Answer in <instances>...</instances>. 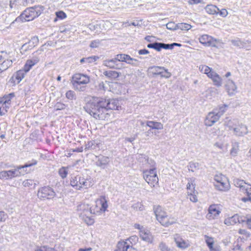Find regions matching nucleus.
Returning a JSON list of instances; mask_svg holds the SVG:
<instances>
[{
  "mask_svg": "<svg viewBox=\"0 0 251 251\" xmlns=\"http://www.w3.org/2000/svg\"><path fill=\"white\" fill-rule=\"evenodd\" d=\"M225 126L235 136L243 137L248 133L247 126L240 123L236 119L226 118L225 122Z\"/></svg>",
  "mask_w": 251,
  "mask_h": 251,
  "instance_id": "obj_1",
  "label": "nucleus"
},
{
  "mask_svg": "<svg viewBox=\"0 0 251 251\" xmlns=\"http://www.w3.org/2000/svg\"><path fill=\"white\" fill-rule=\"evenodd\" d=\"M157 220L164 226L168 227L176 223V219L167 213L160 206H156L153 208Z\"/></svg>",
  "mask_w": 251,
  "mask_h": 251,
  "instance_id": "obj_2",
  "label": "nucleus"
},
{
  "mask_svg": "<svg viewBox=\"0 0 251 251\" xmlns=\"http://www.w3.org/2000/svg\"><path fill=\"white\" fill-rule=\"evenodd\" d=\"M44 10V8L41 5L27 8L21 14L20 16L16 19L15 21L25 22L32 21L38 17Z\"/></svg>",
  "mask_w": 251,
  "mask_h": 251,
  "instance_id": "obj_3",
  "label": "nucleus"
},
{
  "mask_svg": "<svg viewBox=\"0 0 251 251\" xmlns=\"http://www.w3.org/2000/svg\"><path fill=\"white\" fill-rule=\"evenodd\" d=\"M81 211L80 216L87 225H92L94 223V208L93 204L83 203L79 206Z\"/></svg>",
  "mask_w": 251,
  "mask_h": 251,
  "instance_id": "obj_4",
  "label": "nucleus"
},
{
  "mask_svg": "<svg viewBox=\"0 0 251 251\" xmlns=\"http://www.w3.org/2000/svg\"><path fill=\"white\" fill-rule=\"evenodd\" d=\"M199 69L201 73L205 74L212 81L215 86L219 87L222 85V78L211 68L205 65H201L199 67Z\"/></svg>",
  "mask_w": 251,
  "mask_h": 251,
  "instance_id": "obj_5",
  "label": "nucleus"
},
{
  "mask_svg": "<svg viewBox=\"0 0 251 251\" xmlns=\"http://www.w3.org/2000/svg\"><path fill=\"white\" fill-rule=\"evenodd\" d=\"M36 164L37 161L33 160L30 164H26L24 166H18L14 169L8 171H0V179L2 180H9L18 176H20V170L30 167Z\"/></svg>",
  "mask_w": 251,
  "mask_h": 251,
  "instance_id": "obj_6",
  "label": "nucleus"
},
{
  "mask_svg": "<svg viewBox=\"0 0 251 251\" xmlns=\"http://www.w3.org/2000/svg\"><path fill=\"white\" fill-rule=\"evenodd\" d=\"M70 185L76 190L87 188L92 185L91 182L80 176H72L70 179Z\"/></svg>",
  "mask_w": 251,
  "mask_h": 251,
  "instance_id": "obj_7",
  "label": "nucleus"
},
{
  "mask_svg": "<svg viewBox=\"0 0 251 251\" xmlns=\"http://www.w3.org/2000/svg\"><path fill=\"white\" fill-rule=\"evenodd\" d=\"M214 185L216 189L221 191H226L230 188L228 178L224 175L219 174L214 176Z\"/></svg>",
  "mask_w": 251,
  "mask_h": 251,
  "instance_id": "obj_8",
  "label": "nucleus"
},
{
  "mask_svg": "<svg viewBox=\"0 0 251 251\" xmlns=\"http://www.w3.org/2000/svg\"><path fill=\"white\" fill-rule=\"evenodd\" d=\"M143 178L151 187H155L158 184V178L154 168L144 171Z\"/></svg>",
  "mask_w": 251,
  "mask_h": 251,
  "instance_id": "obj_9",
  "label": "nucleus"
},
{
  "mask_svg": "<svg viewBox=\"0 0 251 251\" xmlns=\"http://www.w3.org/2000/svg\"><path fill=\"white\" fill-rule=\"evenodd\" d=\"M134 228L139 230V234L140 238L149 243H152L153 241V236L150 231L146 227L139 224H135L133 226Z\"/></svg>",
  "mask_w": 251,
  "mask_h": 251,
  "instance_id": "obj_10",
  "label": "nucleus"
},
{
  "mask_svg": "<svg viewBox=\"0 0 251 251\" xmlns=\"http://www.w3.org/2000/svg\"><path fill=\"white\" fill-rule=\"evenodd\" d=\"M99 105L105 106L107 109L119 110L121 109V104L117 99H111L106 100L101 99L99 101Z\"/></svg>",
  "mask_w": 251,
  "mask_h": 251,
  "instance_id": "obj_11",
  "label": "nucleus"
},
{
  "mask_svg": "<svg viewBox=\"0 0 251 251\" xmlns=\"http://www.w3.org/2000/svg\"><path fill=\"white\" fill-rule=\"evenodd\" d=\"M55 195V192L53 189L50 187H44L40 188L37 193L38 198L42 200L52 199Z\"/></svg>",
  "mask_w": 251,
  "mask_h": 251,
  "instance_id": "obj_12",
  "label": "nucleus"
},
{
  "mask_svg": "<svg viewBox=\"0 0 251 251\" xmlns=\"http://www.w3.org/2000/svg\"><path fill=\"white\" fill-rule=\"evenodd\" d=\"M173 239L176 246L182 250L188 248L190 246V242L188 240H185L179 234L174 235Z\"/></svg>",
  "mask_w": 251,
  "mask_h": 251,
  "instance_id": "obj_13",
  "label": "nucleus"
},
{
  "mask_svg": "<svg viewBox=\"0 0 251 251\" xmlns=\"http://www.w3.org/2000/svg\"><path fill=\"white\" fill-rule=\"evenodd\" d=\"M96 207L99 209L96 210L95 215H100L103 214L108 207L107 201L105 197L101 196L96 201Z\"/></svg>",
  "mask_w": 251,
  "mask_h": 251,
  "instance_id": "obj_14",
  "label": "nucleus"
},
{
  "mask_svg": "<svg viewBox=\"0 0 251 251\" xmlns=\"http://www.w3.org/2000/svg\"><path fill=\"white\" fill-rule=\"evenodd\" d=\"M221 212L220 207L218 204H213L210 205L208 209V213L206 218L209 220L217 219Z\"/></svg>",
  "mask_w": 251,
  "mask_h": 251,
  "instance_id": "obj_15",
  "label": "nucleus"
},
{
  "mask_svg": "<svg viewBox=\"0 0 251 251\" xmlns=\"http://www.w3.org/2000/svg\"><path fill=\"white\" fill-rule=\"evenodd\" d=\"M72 82L74 86L77 88L78 84H87L90 81V78L88 76L81 74H76L72 77Z\"/></svg>",
  "mask_w": 251,
  "mask_h": 251,
  "instance_id": "obj_16",
  "label": "nucleus"
},
{
  "mask_svg": "<svg viewBox=\"0 0 251 251\" xmlns=\"http://www.w3.org/2000/svg\"><path fill=\"white\" fill-rule=\"evenodd\" d=\"M225 88L229 96H234L237 92V86L231 79H228L225 82Z\"/></svg>",
  "mask_w": 251,
  "mask_h": 251,
  "instance_id": "obj_17",
  "label": "nucleus"
},
{
  "mask_svg": "<svg viewBox=\"0 0 251 251\" xmlns=\"http://www.w3.org/2000/svg\"><path fill=\"white\" fill-rule=\"evenodd\" d=\"M204 239L209 251H222L221 247L217 244H216L215 240L213 237L205 235L204 236Z\"/></svg>",
  "mask_w": 251,
  "mask_h": 251,
  "instance_id": "obj_18",
  "label": "nucleus"
},
{
  "mask_svg": "<svg viewBox=\"0 0 251 251\" xmlns=\"http://www.w3.org/2000/svg\"><path fill=\"white\" fill-rule=\"evenodd\" d=\"M220 118L218 114L213 110L212 112H209L206 116L204 122V125L207 126H211L217 122Z\"/></svg>",
  "mask_w": 251,
  "mask_h": 251,
  "instance_id": "obj_19",
  "label": "nucleus"
},
{
  "mask_svg": "<svg viewBox=\"0 0 251 251\" xmlns=\"http://www.w3.org/2000/svg\"><path fill=\"white\" fill-rule=\"evenodd\" d=\"M97 109L95 112V119H98L100 120H105L108 118L109 116L106 112L107 109L105 106L99 105V101H98Z\"/></svg>",
  "mask_w": 251,
  "mask_h": 251,
  "instance_id": "obj_20",
  "label": "nucleus"
},
{
  "mask_svg": "<svg viewBox=\"0 0 251 251\" xmlns=\"http://www.w3.org/2000/svg\"><path fill=\"white\" fill-rule=\"evenodd\" d=\"M25 73L24 70L17 71L10 79L9 83L13 86L19 84L24 78Z\"/></svg>",
  "mask_w": 251,
  "mask_h": 251,
  "instance_id": "obj_21",
  "label": "nucleus"
},
{
  "mask_svg": "<svg viewBox=\"0 0 251 251\" xmlns=\"http://www.w3.org/2000/svg\"><path fill=\"white\" fill-rule=\"evenodd\" d=\"M200 42L206 46L215 47L216 45L217 40L207 34L201 35L199 38Z\"/></svg>",
  "mask_w": 251,
  "mask_h": 251,
  "instance_id": "obj_22",
  "label": "nucleus"
},
{
  "mask_svg": "<svg viewBox=\"0 0 251 251\" xmlns=\"http://www.w3.org/2000/svg\"><path fill=\"white\" fill-rule=\"evenodd\" d=\"M234 185L239 188L240 190L243 193H246L250 188L251 184L245 182L243 180L239 178H235L233 180Z\"/></svg>",
  "mask_w": 251,
  "mask_h": 251,
  "instance_id": "obj_23",
  "label": "nucleus"
},
{
  "mask_svg": "<svg viewBox=\"0 0 251 251\" xmlns=\"http://www.w3.org/2000/svg\"><path fill=\"white\" fill-rule=\"evenodd\" d=\"M242 216L243 215L235 214L231 217L226 218L224 220V223L228 226L234 225L237 223H242Z\"/></svg>",
  "mask_w": 251,
  "mask_h": 251,
  "instance_id": "obj_24",
  "label": "nucleus"
},
{
  "mask_svg": "<svg viewBox=\"0 0 251 251\" xmlns=\"http://www.w3.org/2000/svg\"><path fill=\"white\" fill-rule=\"evenodd\" d=\"M85 100L86 101V105L84 106V109H85L86 111L91 116L94 115V98L92 97H87L85 98Z\"/></svg>",
  "mask_w": 251,
  "mask_h": 251,
  "instance_id": "obj_25",
  "label": "nucleus"
},
{
  "mask_svg": "<svg viewBox=\"0 0 251 251\" xmlns=\"http://www.w3.org/2000/svg\"><path fill=\"white\" fill-rule=\"evenodd\" d=\"M39 61L38 56H33L32 58L28 59L24 67V71L25 73L28 72L31 68Z\"/></svg>",
  "mask_w": 251,
  "mask_h": 251,
  "instance_id": "obj_26",
  "label": "nucleus"
},
{
  "mask_svg": "<svg viewBox=\"0 0 251 251\" xmlns=\"http://www.w3.org/2000/svg\"><path fill=\"white\" fill-rule=\"evenodd\" d=\"M213 146L215 148L224 151L227 149L228 144L224 137H219L218 140L215 142Z\"/></svg>",
  "mask_w": 251,
  "mask_h": 251,
  "instance_id": "obj_27",
  "label": "nucleus"
},
{
  "mask_svg": "<svg viewBox=\"0 0 251 251\" xmlns=\"http://www.w3.org/2000/svg\"><path fill=\"white\" fill-rule=\"evenodd\" d=\"M109 162V158L108 157L103 155H100L97 157V165L102 168H104Z\"/></svg>",
  "mask_w": 251,
  "mask_h": 251,
  "instance_id": "obj_28",
  "label": "nucleus"
},
{
  "mask_svg": "<svg viewBox=\"0 0 251 251\" xmlns=\"http://www.w3.org/2000/svg\"><path fill=\"white\" fill-rule=\"evenodd\" d=\"M146 125L153 129L161 130L163 128V125L159 122L153 121H148Z\"/></svg>",
  "mask_w": 251,
  "mask_h": 251,
  "instance_id": "obj_29",
  "label": "nucleus"
},
{
  "mask_svg": "<svg viewBox=\"0 0 251 251\" xmlns=\"http://www.w3.org/2000/svg\"><path fill=\"white\" fill-rule=\"evenodd\" d=\"M103 65L109 68L120 69L121 68L118 66V64L115 58L111 59L105 60L103 61Z\"/></svg>",
  "mask_w": 251,
  "mask_h": 251,
  "instance_id": "obj_30",
  "label": "nucleus"
},
{
  "mask_svg": "<svg viewBox=\"0 0 251 251\" xmlns=\"http://www.w3.org/2000/svg\"><path fill=\"white\" fill-rule=\"evenodd\" d=\"M130 247V245L127 242L120 241L118 242L115 251H127Z\"/></svg>",
  "mask_w": 251,
  "mask_h": 251,
  "instance_id": "obj_31",
  "label": "nucleus"
},
{
  "mask_svg": "<svg viewBox=\"0 0 251 251\" xmlns=\"http://www.w3.org/2000/svg\"><path fill=\"white\" fill-rule=\"evenodd\" d=\"M164 69L163 67L160 66H152L149 67L148 69V73L149 75L152 76L157 75L160 74V71Z\"/></svg>",
  "mask_w": 251,
  "mask_h": 251,
  "instance_id": "obj_32",
  "label": "nucleus"
},
{
  "mask_svg": "<svg viewBox=\"0 0 251 251\" xmlns=\"http://www.w3.org/2000/svg\"><path fill=\"white\" fill-rule=\"evenodd\" d=\"M205 11L209 14L214 15L219 13V9L215 5L209 4L205 8Z\"/></svg>",
  "mask_w": 251,
  "mask_h": 251,
  "instance_id": "obj_33",
  "label": "nucleus"
},
{
  "mask_svg": "<svg viewBox=\"0 0 251 251\" xmlns=\"http://www.w3.org/2000/svg\"><path fill=\"white\" fill-rule=\"evenodd\" d=\"M239 151V144L235 142L233 143L231 145V148L230 150V154L231 156L235 157L237 156Z\"/></svg>",
  "mask_w": 251,
  "mask_h": 251,
  "instance_id": "obj_34",
  "label": "nucleus"
},
{
  "mask_svg": "<svg viewBox=\"0 0 251 251\" xmlns=\"http://www.w3.org/2000/svg\"><path fill=\"white\" fill-rule=\"evenodd\" d=\"M194 182L195 179L194 178L188 179V182L186 185L187 194H192V193L195 192V184Z\"/></svg>",
  "mask_w": 251,
  "mask_h": 251,
  "instance_id": "obj_35",
  "label": "nucleus"
},
{
  "mask_svg": "<svg viewBox=\"0 0 251 251\" xmlns=\"http://www.w3.org/2000/svg\"><path fill=\"white\" fill-rule=\"evenodd\" d=\"M228 107V105L227 104H223L219 105L218 108L214 109L213 110L218 114V116L221 117L226 112Z\"/></svg>",
  "mask_w": 251,
  "mask_h": 251,
  "instance_id": "obj_36",
  "label": "nucleus"
},
{
  "mask_svg": "<svg viewBox=\"0 0 251 251\" xmlns=\"http://www.w3.org/2000/svg\"><path fill=\"white\" fill-rule=\"evenodd\" d=\"M242 224L245 223L247 227L251 230V214H247L243 215L242 216Z\"/></svg>",
  "mask_w": 251,
  "mask_h": 251,
  "instance_id": "obj_37",
  "label": "nucleus"
},
{
  "mask_svg": "<svg viewBox=\"0 0 251 251\" xmlns=\"http://www.w3.org/2000/svg\"><path fill=\"white\" fill-rule=\"evenodd\" d=\"M187 167L189 171L195 172L199 169L200 164L196 162L192 161L189 163Z\"/></svg>",
  "mask_w": 251,
  "mask_h": 251,
  "instance_id": "obj_38",
  "label": "nucleus"
},
{
  "mask_svg": "<svg viewBox=\"0 0 251 251\" xmlns=\"http://www.w3.org/2000/svg\"><path fill=\"white\" fill-rule=\"evenodd\" d=\"M34 251H57V250L54 248L43 245L36 246L34 249Z\"/></svg>",
  "mask_w": 251,
  "mask_h": 251,
  "instance_id": "obj_39",
  "label": "nucleus"
},
{
  "mask_svg": "<svg viewBox=\"0 0 251 251\" xmlns=\"http://www.w3.org/2000/svg\"><path fill=\"white\" fill-rule=\"evenodd\" d=\"M103 74L108 77L115 79L120 75V73L115 71H105Z\"/></svg>",
  "mask_w": 251,
  "mask_h": 251,
  "instance_id": "obj_40",
  "label": "nucleus"
},
{
  "mask_svg": "<svg viewBox=\"0 0 251 251\" xmlns=\"http://www.w3.org/2000/svg\"><path fill=\"white\" fill-rule=\"evenodd\" d=\"M238 233L241 235L240 238L247 240L250 236L251 233L245 229H240Z\"/></svg>",
  "mask_w": 251,
  "mask_h": 251,
  "instance_id": "obj_41",
  "label": "nucleus"
},
{
  "mask_svg": "<svg viewBox=\"0 0 251 251\" xmlns=\"http://www.w3.org/2000/svg\"><path fill=\"white\" fill-rule=\"evenodd\" d=\"M126 61L127 64H130L134 67L138 66L139 65V61L136 59L131 57L129 55H127V57Z\"/></svg>",
  "mask_w": 251,
  "mask_h": 251,
  "instance_id": "obj_42",
  "label": "nucleus"
},
{
  "mask_svg": "<svg viewBox=\"0 0 251 251\" xmlns=\"http://www.w3.org/2000/svg\"><path fill=\"white\" fill-rule=\"evenodd\" d=\"M13 97V95L12 94H10L8 95L4 96L1 98L0 102L2 103H5L6 105L10 106V101L11 99Z\"/></svg>",
  "mask_w": 251,
  "mask_h": 251,
  "instance_id": "obj_43",
  "label": "nucleus"
},
{
  "mask_svg": "<svg viewBox=\"0 0 251 251\" xmlns=\"http://www.w3.org/2000/svg\"><path fill=\"white\" fill-rule=\"evenodd\" d=\"M125 241L127 242L132 247L135 245L138 241V237L136 235L131 236Z\"/></svg>",
  "mask_w": 251,
  "mask_h": 251,
  "instance_id": "obj_44",
  "label": "nucleus"
},
{
  "mask_svg": "<svg viewBox=\"0 0 251 251\" xmlns=\"http://www.w3.org/2000/svg\"><path fill=\"white\" fill-rule=\"evenodd\" d=\"M55 16L57 17V19L59 20H63L66 19L67 17V14L62 10H59L55 12Z\"/></svg>",
  "mask_w": 251,
  "mask_h": 251,
  "instance_id": "obj_45",
  "label": "nucleus"
},
{
  "mask_svg": "<svg viewBox=\"0 0 251 251\" xmlns=\"http://www.w3.org/2000/svg\"><path fill=\"white\" fill-rule=\"evenodd\" d=\"M192 27V26L186 23H178L177 24V29H179L182 30H188Z\"/></svg>",
  "mask_w": 251,
  "mask_h": 251,
  "instance_id": "obj_46",
  "label": "nucleus"
},
{
  "mask_svg": "<svg viewBox=\"0 0 251 251\" xmlns=\"http://www.w3.org/2000/svg\"><path fill=\"white\" fill-rule=\"evenodd\" d=\"M8 109L9 105H7L5 103H2L0 102V116L5 114Z\"/></svg>",
  "mask_w": 251,
  "mask_h": 251,
  "instance_id": "obj_47",
  "label": "nucleus"
},
{
  "mask_svg": "<svg viewBox=\"0 0 251 251\" xmlns=\"http://www.w3.org/2000/svg\"><path fill=\"white\" fill-rule=\"evenodd\" d=\"M127 54H119L115 56V59L117 61L125 62H126Z\"/></svg>",
  "mask_w": 251,
  "mask_h": 251,
  "instance_id": "obj_48",
  "label": "nucleus"
},
{
  "mask_svg": "<svg viewBox=\"0 0 251 251\" xmlns=\"http://www.w3.org/2000/svg\"><path fill=\"white\" fill-rule=\"evenodd\" d=\"M132 207L136 211H143L144 210V206L142 203L137 202L134 203Z\"/></svg>",
  "mask_w": 251,
  "mask_h": 251,
  "instance_id": "obj_49",
  "label": "nucleus"
},
{
  "mask_svg": "<svg viewBox=\"0 0 251 251\" xmlns=\"http://www.w3.org/2000/svg\"><path fill=\"white\" fill-rule=\"evenodd\" d=\"M97 23L96 24V26H95V29H97V30H96V32H101V31L102 30V28L101 27V26L104 28V22L103 21H100V22H97Z\"/></svg>",
  "mask_w": 251,
  "mask_h": 251,
  "instance_id": "obj_50",
  "label": "nucleus"
},
{
  "mask_svg": "<svg viewBox=\"0 0 251 251\" xmlns=\"http://www.w3.org/2000/svg\"><path fill=\"white\" fill-rule=\"evenodd\" d=\"M159 249L160 251H170V248L164 242H161L159 244Z\"/></svg>",
  "mask_w": 251,
  "mask_h": 251,
  "instance_id": "obj_51",
  "label": "nucleus"
},
{
  "mask_svg": "<svg viewBox=\"0 0 251 251\" xmlns=\"http://www.w3.org/2000/svg\"><path fill=\"white\" fill-rule=\"evenodd\" d=\"M167 29L171 30H175L177 29V24H176L174 22H169L166 24Z\"/></svg>",
  "mask_w": 251,
  "mask_h": 251,
  "instance_id": "obj_52",
  "label": "nucleus"
},
{
  "mask_svg": "<svg viewBox=\"0 0 251 251\" xmlns=\"http://www.w3.org/2000/svg\"><path fill=\"white\" fill-rule=\"evenodd\" d=\"M59 174L61 177L63 178H65L68 175L67 168L62 167L59 171Z\"/></svg>",
  "mask_w": 251,
  "mask_h": 251,
  "instance_id": "obj_53",
  "label": "nucleus"
},
{
  "mask_svg": "<svg viewBox=\"0 0 251 251\" xmlns=\"http://www.w3.org/2000/svg\"><path fill=\"white\" fill-rule=\"evenodd\" d=\"M38 37H33L32 38L31 40L28 43V44H25V45H24L22 46V49L23 50V49H25L26 48L32 43H35L36 44H37L38 43Z\"/></svg>",
  "mask_w": 251,
  "mask_h": 251,
  "instance_id": "obj_54",
  "label": "nucleus"
},
{
  "mask_svg": "<svg viewBox=\"0 0 251 251\" xmlns=\"http://www.w3.org/2000/svg\"><path fill=\"white\" fill-rule=\"evenodd\" d=\"M196 193H192V194H187L188 198L193 202H196L198 201V198L195 194Z\"/></svg>",
  "mask_w": 251,
  "mask_h": 251,
  "instance_id": "obj_55",
  "label": "nucleus"
},
{
  "mask_svg": "<svg viewBox=\"0 0 251 251\" xmlns=\"http://www.w3.org/2000/svg\"><path fill=\"white\" fill-rule=\"evenodd\" d=\"M12 60H6L4 61L1 64L2 67L4 69H6L8 68L9 66H10L12 65Z\"/></svg>",
  "mask_w": 251,
  "mask_h": 251,
  "instance_id": "obj_56",
  "label": "nucleus"
},
{
  "mask_svg": "<svg viewBox=\"0 0 251 251\" xmlns=\"http://www.w3.org/2000/svg\"><path fill=\"white\" fill-rule=\"evenodd\" d=\"M66 98L70 100H72L75 98V93L73 91L69 90L66 93Z\"/></svg>",
  "mask_w": 251,
  "mask_h": 251,
  "instance_id": "obj_57",
  "label": "nucleus"
},
{
  "mask_svg": "<svg viewBox=\"0 0 251 251\" xmlns=\"http://www.w3.org/2000/svg\"><path fill=\"white\" fill-rule=\"evenodd\" d=\"M33 183V180L31 179H26L23 181V185L25 187H30Z\"/></svg>",
  "mask_w": 251,
  "mask_h": 251,
  "instance_id": "obj_58",
  "label": "nucleus"
},
{
  "mask_svg": "<svg viewBox=\"0 0 251 251\" xmlns=\"http://www.w3.org/2000/svg\"><path fill=\"white\" fill-rule=\"evenodd\" d=\"M7 218V214L3 211H0V222L5 221Z\"/></svg>",
  "mask_w": 251,
  "mask_h": 251,
  "instance_id": "obj_59",
  "label": "nucleus"
},
{
  "mask_svg": "<svg viewBox=\"0 0 251 251\" xmlns=\"http://www.w3.org/2000/svg\"><path fill=\"white\" fill-rule=\"evenodd\" d=\"M219 13L222 17H226L228 14L227 11L226 9H222L221 10H219Z\"/></svg>",
  "mask_w": 251,
  "mask_h": 251,
  "instance_id": "obj_60",
  "label": "nucleus"
},
{
  "mask_svg": "<svg viewBox=\"0 0 251 251\" xmlns=\"http://www.w3.org/2000/svg\"><path fill=\"white\" fill-rule=\"evenodd\" d=\"M162 70H164V75H162V77L168 78L171 76V75H172L171 73L170 72H169L167 69H166L164 67V69H162Z\"/></svg>",
  "mask_w": 251,
  "mask_h": 251,
  "instance_id": "obj_61",
  "label": "nucleus"
},
{
  "mask_svg": "<svg viewBox=\"0 0 251 251\" xmlns=\"http://www.w3.org/2000/svg\"><path fill=\"white\" fill-rule=\"evenodd\" d=\"M161 45H162V43H153V49L156 50L157 51H159L162 49Z\"/></svg>",
  "mask_w": 251,
  "mask_h": 251,
  "instance_id": "obj_62",
  "label": "nucleus"
},
{
  "mask_svg": "<svg viewBox=\"0 0 251 251\" xmlns=\"http://www.w3.org/2000/svg\"><path fill=\"white\" fill-rule=\"evenodd\" d=\"M65 105L62 103H57L55 105L56 110H62L65 108Z\"/></svg>",
  "mask_w": 251,
  "mask_h": 251,
  "instance_id": "obj_63",
  "label": "nucleus"
},
{
  "mask_svg": "<svg viewBox=\"0 0 251 251\" xmlns=\"http://www.w3.org/2000/svg\"><path fill=\"white\" fill-rule=\"evenodd\" d=\"M94 60V58L93 57H89L85 58V63L89 65L91 63H93Z\"/></svg>",
  "mask_w": 251,
  "mask_h": 251,
  "instance_id": "obj_64",
  "label": "nucleus"
}]
</instances>
